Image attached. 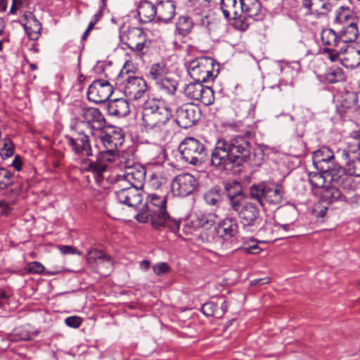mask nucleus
Here are the masks:
<instances>
[{
  "label": "nucleus",
  "mask_w": 360,
  "mask_h": 360,
  "mask_svg": "<svg viewBox=\"0 0 360 360\" xmlns=\"http://www.w3.org/2000/svg\"><path fill=\"white\" fill-rule=\"evenodd\" d=\"M224 188L229 198L240 197L243 193L241 184L235 180L226 182Z\"/></svg>",
  "instance_id": "nucleus-41"
},
{
  "label": "nucleus",
  "mask_w": 360,
  "mask_h": 360,
  "mask_svg": "<svg viewBox=\"0 0 360 360\" xmlns=\"http://www.w3.org/2000/svg\"><path fill=\"white\" fill-rule=\"evenodd\" d=\"M4 144L0 148V155L2 158H8L11 157L15 151V146L11 139L5 138L3 139Z\"/></svg>",
  "instance_id": "nucleus-45"
},
{
  "label": "nucleus",
  "mask_w": 360,
  "mask_h": 360,
  "mask_svg": "<svg viewBox=\"0 0 360 360\" xmlns=\"http://www.w3.org/2000/svg\"><path fill=\"white\" fill-rule=\"evenodd\" d=\"M335 48H326L325 53L328 54V58L331 62H335L339 59L340 53L343 51H340V48L338 49H334Z\"/></svg>",
  "instance_id": "nucleus-51"
},
{
  "label": "nucleus",
  "mask_w": 360,
  "mask_h": 360,
  "mask_svg": "<svg viewBox=\"0 0 360 360\" xmlns=\"http://www.w3.org/2000/svg\"><path fill=\"white\" fill-rule=\"evenodd\" d=\"M22 165V161L21 158L19 155H16L14 160L12 162L11 165L17 170L20 171L21 169Z\"/></svg>",
  "instance_id": "nucleus-60"
},
{
  "label": "nucleus",
  "mask_w": 360,
  "mask_h": 360,
  "mask_svg": "<svg viewBox=\"0 0 360 360\" xmlns=\"http://www.w3.org/2000/svg\"><path fill=\"white\" fill-rule=\"evenodd\" d=\"M10 210V205L6 200H0V214L7 215Z\"/></svg>",
  "instance_id": "nucleus-56"
},
{
  "label": "nucleus",
  "mask_w": 360,
  "mask_h": 360,
  "mask_svg": "<svg viewBox=\"0 0 360 360\" xmlns=\"http://www.w3.org/2000/svg\"><path fill=\"white\" fill-rule=\"evenodd\" d=\"M230 202V205L233 210H234L237 214H238L243 207H244V204L245 202H243L241 199L239 197L229 198Z\"/></svg>",
  "instance_id": "nucleus-48"
},
{
  "label": "nucleus",
  "mask_w": 360,
  "mask_h": 360,
  "mask_svg": "<svg viewBox=\"0 0 360 360\" xmlns=\"http://www.w3.org/2000/svg\"><path fill=\"white\" fill-rule=\"evenodd\" d=\"M148 184L153 188L158 189L161 186V182L156 175L153 174L148 181Z\"/></svg>",
  "instance_id": "nucleus-59"
},
{
  "label": "nucleus",
  "mask_w": 360,
  "mask_h": 360,
  "mask_svg": "<svg viewBox=\"0 0 360 360\" xmlns=\"http://www.w3.org/2000/svg\"><path fill=\"white\" fill-rule=\"evenodd\" d=\"M14 183L13 174L4 167H0V190H5L13 186Z\"/></svg>",
  "instance_id": "nucleus-42"
},
{
  "label": "nucleus",
  "mask_w": 360,
  "mask_h": 360,
  "mask_svg": "<svg viewBox=\"0 0 360 360\" xmlns=\"http://www.w3.org/2000/svg\"><path fill=\"white\" fill-rule=\"evenodd\" d=\"M8 295L2 290H0V307H2L8 299Z\"/></svg>",
  "instance_id": "nucleus-61"
},
{
  "label": "nucleus",
  "mask_w": 360,
  "mask_h": 360,
  "mask_svg": "<svg viewBox=\"0 0 360 360\" xmlns=\"http://www.w3.org/2000/svg\"><path fill=\"white\" fill-rule=\"evenodd\" d=\"M153 269L154 273L160 276L163 274H165L168 272L170 269L169 265L167 263L165 262H160L158 263L153 266Z\"/></svg>",
  "instance_id": "nucleus-49"
},
{
  "label": "nucleus",
  "mask_w": 360,
  "mask_h": 360,
  "mask_svg": "<svg viewBox=\"0 0 360 360\" xmlns=\"http://www.w3.org/2000/svg\"><path fill=\"white\" fill-rule=\"evenodd\" d=\"M238 232V224L233 217H227L218 224L217 233L218 236L225 240L235 236Z\"/></svg>",
  "instance_id": "nucleus-22"
},
{
  "label": "nucleus",
  "mask_w": 360,
  "mask_h": 360,
  "mask_svg": "<svg viewBox=\"0 0 360 360\" xmlns=\"http://www.w3.org/2000/svg\"><path fill=\"white\" fill-rule=\"evenodd\" d=\"M67 144L77 155L89 157L93 155L89 136L83 132H79L75 136H66Z\"/></svg>",
  "instance_id": "nucleus-18"
},
{
  "label": "nucleus",
  "mask_w": 360,
  "mask_h": 360,
  "mask_svg": "<svg viewBox=\"0 0 360 360\" xmlns=\"http://www.w3.org/2000/svg\"><path fill=\"white\" fill-rule=\"evenodd\" d=\"M203 198L207 205L214 207H219L223 200L220 190L216 187L207 191Z\"/></svg>",
  "instance_id": "nucleus-37"
},
{
  "label": "nucleus",
  "mask_w": 360,
  "mask_h": 360,
  "mask_svg": "<svg viewBox=\"0 0 360 360\" xmlns=\"http://www.w3.org/2000/svg\"><path fill=\"white\" fill-rule=\"evenodd\" d=\"M260 211L253 202H248L244 204L243 210L238 214L240 223L244 229L259 224Z\"/></svg>",
  "instance_id": "nucleus-20"
},
{
  "label": "nucleus",
  "mask_w": 360,
  "mask_h": 360,
  "mask_svg": "<svg viewBox=\"0 0 360 360\" xmlns=\"http://www.w3.org/2000/svg\"><path fill=\"white\" fill-rule=\"evenodd\" d=\"M345 53L340 58L341 63L346 68L354 69L360 65V49L352 46H347L342 50Z\"/></svg>",
  "instance_id": "nucleus-26"
},
{
  "label": "nucleus",
  "mask_w": 360,
  "mask_h": 360,
  "mask_svg": "<svg viewBox=\"0 0 360 360\" xmlns=\"http://www.w3.org/2000/svg\"><path fill=\"white\" fill-rule=\"evenodd\" d=\"M176 34L186 37L189 34L193 28V21L188 15H181L176 22Z\"/></svg>",
  "instance_id": "nucleus-34"
},
{
  "label": "nucleus",
  "mask_w": 360,
  "mask_h": 360,
  "mask_svg": "<svg viewBox=\"0 0 360 360\" xmlns=\"http://www.w3.org/2000/svg\"><path fill=\"white\" fill-rule=\"evenodd\" d=\"M215 305L213 302H207L202 306V312L207 316L214 315Z\"/></svg>",
  "instance_id": "nucleus-53"
},
{
  "label": "nucleus",
  "mask_w": 360,
  "mask_h": 360,
  "mask_svg": "<svg viewBox=\"0 0 360 360\" xmlns=\"http://www.w3.org/2000/svg\"><path fill=\"white\" fill-rule=\"evenodd\" d=\"M125 167L124 178H126L135 188L140 190L143 187L146 177L145 168L139 165H130L129 162H126Z\"/></svg>",
  "instance_id": "nucleus-21"
},
{
  "label": "nucleus",
  "mask_w": 360,
  "mask_h": 360,
  "mask_svg": "<svg viewBox=\"0 0 360 360\" xmlns=\"http://www.w3.org/2000/svg\"><path fill=\"white\" fill-rule=\"evenodd\" d=\"M141 223L150 222L156 229L166 227L174 233L179 230L180 221L171 217L167 211L166 195L150 193L148 195L145 208L136 215Z\"/></svg>",
  "instance_id": "nucleus-3"
},
{
  "label": "nucleus",
  "mask_w": 360,
  "mask_h": 360,
  "mask_svg": "<svg viewBox=\"0 0 360 360\" xmlns=\"http://www.w3.org/2000/svg\"><path fill=\"white\" fill-rule=\"evenodd\" d=\"M156 11L158 20L164 23H168L176 14V7L171 0L160 1L156 6Z\"/></svg>",
  "instance_id": "nucleus-25"
},
{
  "label": "nucleus",
  "mask_w": 360,
  "mask_h": 360,
  "mask_svg": "<svg viewBox=\"0 0 360 360\" xmlns=\"http://www.w3.org/2000/svg\"><path fill=\"white\" fill-rule=\"evenodd\" d=\"M137 13L141 22H149L155 16L157 17L156 6L150 1H142L138 7Z\"/></svg>",
  "instance_id": "nucleus-28"
},
{
  "label": "nucleus",
  "mask_w": 360,
  "mask_h": 360,
  "mask_svg": "<svg viewBox=\"0 0 360 360\" xmlns=\"http://www.w3.org/2000/svg\"><path fill=\"white\" fill-rule=\"evenodd\" d=\"M25 270L30 274H41L44 273L45 267L39 262H31L26 265Z\"/></svg>",
  "instance_id": "nucleus-46"
},
{
  "label": "nucleus",
  "mask_w": 360,
  "mask_h": 360,
  "mask_svg": "<svg viewBox=\"0 0 360 360\" xmlns=\"http://www.w3.org/2000/svg\"><path fill=\"white\" fill-rule=\"evenodd\" d=\"M172 110L163 101L148 98L143 104V124L146 131L158 140L165 138L170 126Z\"/></svg>",
  "instance_id": "nucleus-2"
},
{
  "label": "nucleus",
  "mask_w": 360,
  "mask_h": 360,
  "mask_svg": "<svg viewBox=\"0 0 360 360\" xmlns=\"http://www.w3.org/2000/svg\"><path fill=\"white\" fill-rule=\"evenodd\" d=\"M324 79L327 82L334 84L345 81V75L342 68L331 67L324 75Z\"/></svg>",
  "instance_id": "nucleus-36"
},
{
  "label": "nucleus",
  "mask_w": 360,
  "mask_h": 360,
  "mask_svg": "<svg viewBox=\"0 0 360 360\" xmlns=\"http://www.w3.org/2000/svg\"><path fill=\"white\" fill-rule=\"evenodd\" d=\"M323 202L321 201L316 205L315 208L314 209V212L316 213V217H324L326 214L328 207L327 206L322 205Z\"/></svg>",
  "instance_id": "nucleus-52"
},
{
  "label": "nucleus",
  "mask_w": 360,
  "mask_h": 360,
  "mask_svg": "<svg viewBox=\"0 0 360 360\" xmlns=\"http://www.w3.org/2000/svg\"><path fill=\"white\" fill-rule=\"evenodd\" d=\"M120 37L123 44L138 55H143L151 43L147 33L139 27H129L120 33Z\"/></svg>",
  "instance_id": "nucleus-9"
},
{
  "label": "nucleus",
  "mask_w": 360,
  "mask_h": 360,
  "mask_svg": "<svg viewBox=\"0 0 360 360\" xmlns=\"http://www.w3.org/2000/svg\"><path fill=\"white\" fill-rule=\"evenodd\" d=\"M131 65V64H130L129 61L126 62L120 72V76L124 79V78L127 77V76H129V73L131 72V70L130 69Z\"/></svg>",
  "instance_id": "nucleus-57"
},
{
  "label": "nucleus",
  "mask_w": 360,
  "mask_h": 360,
  "mask_svg": "<svg viewBox=\"0 0 360 360\" xmlns=\"http://www.w3.org/2000/svg\"><path fill=\"white\" fill-rule=\"evenodd\" d=\"M188 72L194 81L214 82L219 73V64L210 57H199L188 63Z\"/></svg>",
  "instance_id": "nucleus-6"
},
{
  "label": "nucleus",
  "mask_w": 360,
  "mask_h": 360,
  "mask_svg": "<svg viewBox=\"0 0 360 360\" xmlns=\"http://www.w3.org/2000/svg\"><path fill=\"white\" fill-rule=\"evenodd\" d=\"M112 92V86L108 80L96 79L89 86L87 97L94 103H101L108 101Z\"/></svg>",
  "instance_id": "nucleus-14"
},
{
  "label": "nucleus",
  "mask_w": 360,
  "mask_h": 360,
  "mask_svg": "<svg viewBox=\"0 0 360 360\" xmlns=\"http://www.w3.org/2000/svg\"><path fill=\"white\" fill-rule=\"evenodd\" d=\"M169 74V70L164 63H157L150 68L148 77L158 84Z\"/></svg>",
  "instance_id": "nucleus-35"
},
{
  "label": "nucleus",
  "mask_w": 360,
  "mask_h": 360,
  "mask_svg": "<svg viewBox=\"0 0 360 360\" xmlns=\"http://www.w3.org/2000/svg\"><path fill=\"white\" fill-rule=\"evenodd\" d=\"M352 141L349 143L357 148L360 149V130L353 131L349 136Z\"/></svg>",
  "instance_id": "nucleus-54"
},
{
  "label": "nucleus",
  "mask_w": 360,
  "mask_h": 360,
  "mask_svg": "<svg viewBox=\"0 0 360 360\" xmlns=\"http://www.w3.org/2000/svg\"><path fill=\"white\" fill-rule=\"evenodd\" d=\"M115 188L116 198L120 203L129 207H135L143 200L140 190L135 188L131 184L124 178V174L115 176Z\"/></svg>",
  "instance_id": "nucleus-10"
},
{
  "label": "nucleus",
  "mask_w": 360,
  "mask_h": 360,
  "mask_svg": "<svg viewBox=\"0 0 360 360\" xmlns=\"http://www.w3.org/2000/svg\"><path fill=\"white\" fill-rule=\"evenodd\" d=\"M198 185L195 178L188 173L177 175L172 183V191L174 195L186 197L191 194Z\"/></svg>",
  "instance_id": "nucleus-16"
},
{
  "label": "nucleus",
  "mask_w": 360,
  "mask_h": 360,
  "mask_svg": "<svg viewBox=\"0 0 360 360\" xmlns=\"http://www.w3.org/2000/svg\"><path fill=\"white\" fill-rule=\"evenodd\" d=\"M250 151L251 144L247 137L238 136L230 140L219 139L211 153L210 163L220 171L238 167L249 159Z\"/></svg>",
  "instance_id": "nucleus-1"
},
{
  "label": "nucleus",
  "mask_w": 360,
  "mask_h": 360,
  "mask_svg": "<svg viewBox=\"0 0 360 360\" xmlns=\"http://www.w3.org/2000/svg\"><path fill=\"white\" fill-rule=\"evenodd\" d=\"M118 155V150L106 149L98 153L96 161L88 158L81 160V169L91 174L92 178L98 185H101L103 181V172L106 171L107 164L114 162Z\"/></svg>",
  "instance_id": "nucleus-7"
},
{
  "label": "nucleus",
  "mask_w": 360,
  "mask_h": 360,
  "mask_svg": "<svg viewBox=\"0 0 360 360\" xmlns=\"http://www.w3.org/2000/svg\"><path fill=\"white\" fill-rule=\"evenodd\" d=\"M238 15H236V18H232L231 20H233V26L239 30H246L250 25L249 18L247 14L240 11Z\"/></svg>",
  "instance_id": "nucleus-43"
},
{
  "label": "nucleus",
  "mask_w": 360,
  "mask_h": 360,
  "mask_svg": "<svg viewBox=\"0 0 360 360\" xmlns=\"http://www.w3.org/2000/svg\"><path fill=\"white\" fill-rule=\"evenodd\" d=\"M248 252L250 254H257L260 252L261 249L258 247V245H255L252 246H249L246 248Z\"/></svg>",
  "instance_id": "nucleus-62"
},
{
  "label": "nucleus",
  "mask_w": 360,
  "mask_h": 360,
  "mask_svg": "<svg viewBox=\"0 0 360 360\" xmlns=\"http://www.w3.org/2000/svg\"><path fill=\"white\" fill-rule=\"evenodd\" d=\"M147 89V83L142 77L127 76L124 78L123 93L129 100H139L144 96Z\"/></svg>",
  "instance_id": "nucleus-15"
},
{
  "label": "nucleus",
  "mask_w": 360,
  "mask_h": 360,
  "mask_svg": "<svg viewBox=\"0 0 360 360\" xmlns=\"http://www.w3.org/2000/svg\"><path fill=\"white\" fill-rule=\"evenodd\" d=\"M309 181L313 188H320L321 191L326 186V179L330 177L323 172H310L308 174Z\"/></svg>",
  "instance_id": "nucleus-40"
},
{
  "label": "nucleus",
  "mask_w": 360,
  "mask_h": 360,
  "mask_svg": "<svg viewBox=\"0 0 360 360\" xmlns=\"http://www.w3.org/2000/svg\"><path fill=\"white\" fill-rule=\"evenodd\" d=\"M241 12L249 18L258 16L261 13L262 6L259 0H240Z\"/></svg>",
  "instance_id": "nucleus-33"
},
{
  "label": "nucleus",
  "mask_w": 360,
  "mask_h": 360,
  "mask_svg": "<svg viewBox=\"0 0 360 360\" xmlns=\"http://www.w3.org/2000/svg\"><path fill=\"white\" fill-rule=\"evenodd\" d=\"M198 101L202 102L205 105H212L214 101V94L212 89L204 86V89L200 91Z\"/></svg>",
  "instance_id": "nucleus-44"
},
{
  "label": "nucleus",
  "mask_w": 360,
  "mask_h": 360,
  "mask_svg": "<svg viewBox=\"0 0 360 360\" xmlns=\"http://www.w3.org/2000/svg\"><path fill=\"white\" fill-rule=\"evenodd\" d=\"M313 165L321 172L331 175L333 172H339L335 168V156L333 152L328 147H322L313 153Z\"/></svg>",
  "instance_id": "nucleus-12"
},
{
  "label": "nucleus",
  "mask_w": 360,
  "mask_h": 360,
  "mask_svg": "<svg viewBox=\"0 0 360 360\" xmlns=\"http://www.w3.org/2000/svg\"><path fill=\"white\" fill-rule=\"evenodd\" d=\"M105 148L117 150L124 142V135L118 131H113L110 134H105L100 136Z\"/></svg>",
  "instance_id": "nucleus-27"
},
{
  "label": "nucleus",
  "mask_w": 360,
  "mask_h": 360,
  "mask_svg": "<svg viewBox=\"0 0 360 360\" xmlns=\"http://www.w3.org/2000/svg\"><path fill=\"white\" fill-rule=\"evenodd\" d=\"M356 106L353 105L351 101L347 98V93L345 95V98L342 101L340 106L338 108V111L340 113H347L350 109Z\"/></svg>",
  "instance_id": "nucleus-47"
},
{
  "label": "nucleus",
  "mask_w": 360,
  "mask_h": 360,
  "mask_svg": "<svg viewBox=\"0 0 360 360\" xmlns=\"http://www.w3.org/2000/svg\"><path fill=\"white\" fill-rule=\"evenodd\" d=\"M330 186H325L320 191V200L327 204L335 201H347L351 197L347 195L355 191L357 187L353 177L344 173L340 168L339 172H333L330 176Z\"/></svg>",
  "instance_id": "nucleus-4"
},
{
  "label": "nucleus",
  "mask_w": 360,
  "mask_h": 360,
  "mask_svg": "<svg viewBox=\"0 0 360 360\" xmlns=\"http://www.w3.org/2000/svg\"><path fill=\"white\" fill-rule=\"evenodd\" d=\"M156 84L163 93L173 95L177 89L178 83L175 79L167 75Z\"/></svg>",
  "instance_id": "nucleus-38"
},
{
  "label": "nucleus",
  "mask_w": 360,
  "mask_h": 360,
  "mask_svg": "<svg viewBox=\"0 0 360 360\" xmlns=\"http://www.w3.org/2000/svg\"><path fill=\"white\" fill-rule=\"evenodd\" d=\"M79 120L95 131H101L105 126V119L98 108H82L80 109Z\"/></svg>",
  "instance_id": "nucleus-17"
},
{
  "label": "nucleus",
  "mask_w": 360,
  "mask_h": 360,
  "mask_svg": "<svg viewBox=\"0 0 360 360\" xmlns=\"http://www.w3.org/2000/svg\"><path fill=\"white\" fill-rule=\"evenodd\" d=\"M65 323L69 327L77 328L82 323V319L76 316H69L65 319Z\"/></svg>",
  "instance_id": "nucleus-50"
},
{
  "label": "nucleus",
  "mask_w": 360,
  "mask_h": 360,
  "mask_svg": "<svg viewBox=\"0 0 360 360\" xmlns=\"http://www.w3.org/2000/svg\"><path fill=\"white\" fill-rule=\"evenodd\" d=\"M221 9L224 16L231 20L236 18L240 13V0H220Z\"/></svg>",
  "instance_id": "nucleus-31"
},
{
  "label": "nucleus",
  "mask_w": 360,
  "mask_h": 360,
  "mask_svg": "<svg viewBox=\"0 0 360 360\" xmlns=\"http://www.w3.org/2000/svg\"><path fill=\"white\" fill-rule=\"evenodd\" d=\"M176 122L182 128L187 129L194 125L201 117L200 108L192 103H187L175 110Z\"/></svg>",
  "instance_id": "nucleus-11"
},
{
  "label": "nucleus",
  "mask_w": 360,
  "mask_h": 360,
  "mask_svg": "<svg viewBox=\"0 0 360 360\" xmlns=\"http://www.w3.org/2000/svg\"><path fill=\"white\" fill-rule=\"evenodd\" d=\"M321 39L323 45L328 46V48H338L340 51L343 50V46L339 40V34H338L330 28L323 29L321 33Z\"/></svg>",
  "instance_id": "nucleus-29"
},
{
  "label": "nucleus",
  "mask_w": 360,
  "mask_h": 360,
  "mask_svg": "<svg viewBox=\"0 0 360 360\" xmlns=\"http://www.w3.org/2000/svg\"><path fill=\"white\" fill-rule=\"evenodd\" d=\"M58 250L60 251L62 254L68 255V254H78L80 255L79 252H77L76 250L69 245H58Z\"/></svg>",
  "instance_id": "nucleus-55"
},
{
  "label": "nucleus",
  "mask_w": 360,
  "mask_h": 360,
  "mask_svg": "<svg viewBox=\"0 0 360 360\" xmlns=\"http://www.w3.org/2000/svg\"><path fill=\"white\" fill-rule=\"evenodd\" d=\"M178 150L182 160L192 165H200L207 156L203 143L194 137H186L179 144Z\"/></svg>",
  "instance_id": "nucleus-8"
},
{
  "label": "nucleus",
  "mask_w": 360,
  "mask_h": 360,
  "mask_svg": "<svg viewBox=\"0 0 360 360\" xmlns=\"http://www.w3.org/2000/svg\"><path fill=\"white\" fill-rule=\"evenodd\" d=\"M337 20L341 22H346L339 32V40H340L342 46L345 48L346 44L356 39L359 36V29L355 20L348 18L347 15L340 14L337 16Z\"/></svg>",
  "instance_id": "nucleus-19"
},
{
  "label": "nucleus",
  "mask_w": 360,
  "mask_h": 360,
  "mask_svg": "<svg viewBox=\"0 0 360 360\" xmlns=\"http://www.w3.org/2000/svg\"><path fill=\"white\" fill-rule=\"evenodd\" d=\"M107 111L110 115L124 117L129 114L130 107L125 98H117L108 101Z\"/></svg>",
  "instance_id": "nucleus-23"
},
{
  "label": "nucleus",
  "mask_w": 360,
  "mask_h": 360,
  "mask_svg": "<svg viewBox=\"0 0 360 360\" xmlns=\"http://www.w3.org/2000/svg\"><path fill=\"white\" fill-rule=\"evenodd\" d=\"M197 2L200 4L202 6H209L212 4L214 3L216 0H196Z\"/></svg>",
  "instance_id": "nucleus-64"
},
{
  "label": "nucleus",
  "mask_w": 360,
  "mask_h": 360,
  "mask_svg": "<svg viewBox=\"0 0 360 360\" xmlns=\"http://www.w3.org/2000/svg\"><path fill=\"white\" fill-rule=\"evenodd\" d=\"M86 260L89 264L96 263L98 265L103 264L110 266L112 265V258L107 255L104 252L96 248L91 249L88 251Z\"/></svg>",
  "instance_id": "nucleus-32"
},
{
  "label": "nucleus",
  "mask_w": 360,
  "mask_h": 360,
  "mask_svg": "<svg viewBox=\"0 0 360 360\" xmlns=\"http://www.w3.org/2000/svg\"><path fill=\"white\" fill-rule=\"evenodd\" d=\"M203 82L195 81L187 84L184 90L186 96L191 99L198 100L200 91L204 89Z\"/></svg>",
  "instance_id": "nucleus-39"
},
{
  "label": "nucleus",
  "mask_w": 360,
  "mask_h": 360,
  "mask_svg": "<svg viewBox=\"0 0 360 360\" xmlns=\"http://www.w3.org/2000/svg\"><path fill=\"white\" fill-rule=\"evenodd\" d=\"M26 22L23 25L28 37L31 40H37L41 35V24L36 18L35 15L27 12L24 14Z\"/></svg>",
  "instance_id": "nucleus-24"
},
{
  "label": "nucleus",
  "mask_w": 360,
  "mask_h": 360,
  "mask_svg": "<svg viewBox=\"0 0 360 360\" xmlns=\"http://www.w3.org/2000/svg\"><path fill=\"white\" fill-rule=\"evenodd\" d=\"M270 281H271V279L269 277H264L262 278L254 279V280L251 281L250 285L252 286H254V285L260 286L264 284H267V283H270Z\"/></svg>",
  "instance_id": "nucleus-58"
},
{
  "label": "nucleus",
  "mask_w": 360,
  "mask_h": 360,
  "mask_svg": "<svg viewBox=\"0 0 360 360\" xmlns=\"http://www.w3.org/2000/svg\"><path fill=\"white\" fill-rule=\"evenodd\" d=\"M295 221V219L294 218H289V219H286L285 220V223L281 225L282 228L284 229V230H287L288 228L292 224H293Z\"/></svg>",
  "instance_id": "nucleus-63"
},
{
  "label": "nucleus",
  "mask_w": 360,
  "mask_h": 360,
  "mask_svg": "<svg viewBox=\"0 0 360 360\" xmlns=\"http://www.w3.org/2000/svg\"><path fill=\"white\" fill-rule=\"evenodd\" d=\"M337 157L340 168L344 173L350 177L360 176V158L354 151L347 149H340L337 152Z\"/></svg>",
  "instance_id": "nucleus-13"
},
{
  "label": "nucleus",
  "mask_w": 360,
  "mask_h": 360,
  "mask_svg": "<svg viewBox=\"0 0 360 360\" xmlns=\"http://www.w3.org/2000/svg\"><path fill=\"white\" fill-rule=\"evenodd\" d=\"M217 216L214 213L196 214L195 219L191 221L193 229L199 228L209 229L216 222Z\"/></svg>",
  "instance_id": "nucleus-30"
},
{
  "label": "nucleus",
  "mask_w": 360,
  "mask_h": 360,
  "mask_svg": "<svg viewBox=\"0 0 360 360\" xmlns=\"http://www.w3.org/2000/svg\"><path fill=\"white\" fill-rule=\"evenodd\" d=\"M285 194L281 185L268 181L253 184L250 188V198L257 200L262 207L279 206L285 200Z\"/></svg>",
  "instance_id": "nucleus-5"
}]
</instances>
